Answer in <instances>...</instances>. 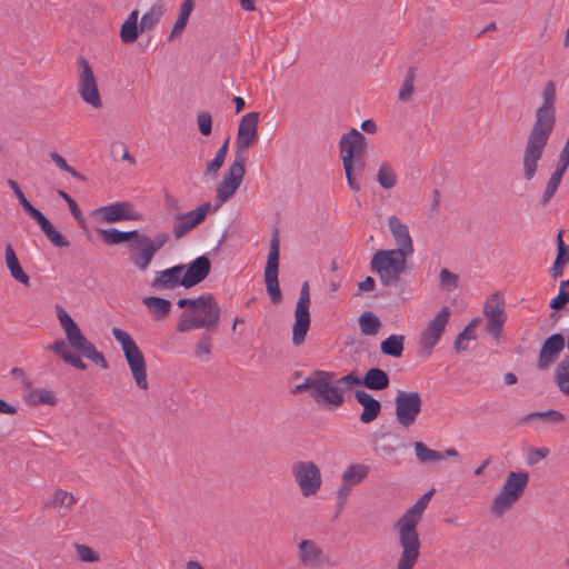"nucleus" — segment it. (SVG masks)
Returning a JSON list of instances; mask_svg holds the SVG:
<instances>
[{
	"label": "nucleus",
	"instance_id": "nucleus-1",
	"mask_svg": "<svg viewBox=\"0 0 569 569\" xmlns=\"http://www.w3.org/2000/svg\"><path fill=\"white\" fill-rule=\"evenodd\" d=\"M54 310L66 338L54 340L47 349L59 356L66 363L77 369H87V365L81 359V356L106 369L108 362L104 356L87 339L68 311L59 305L56 306Z\"/></svg>",
	"mask_w": 569,
	"mask_h": 569
},
{
	"label": "nucleus",
	"instance_id": "nucleus-2",
	"mask_svg": "<svg viewBox=\"0 0 569 569\" xmlns=\"http://www.w3.org/2000/svg\"><path fill=\"white\" fill-rule=\"evenodd\" d=\"M541 98L542 103L536 112V121L528 136L523 151L522 164L526 180H531L535 177L538 162L555 127L556 86L552 81L546 83Z\"/></svg>",
	"mask_w": 569,
	"mask_h": 569
},
{
	"label": "nucleus",
	"instance_id": "nucleus-3",
	"mask_svg": "<svg viewBox=\"0 0 569 569\" xmlns=\"http://www.w3.org/2000/svg\"><path fill=\"white\" fill-rule=\"evenodd\" d=\"M433 493L435 489H431L422 495L395 525L399 533V543L402 549L397 569H412L418 560L420 541L417 526Z\"/></svg>",
	"mask_w": 569,
	"mask_h": 569
},
{
	"label": "nucleus",
	"instance_id": "nucleus-4",
	"mask_svg": "<svg viewBox=\"0 0 569 569\" xmlns=\"http://www.w3.org/2000/svg\"><path fill=\"white\" fill-rule=\"evenodd\" d=\"M338 149L348 187L351 191L359 192L366 169L367 138L359 130L351 128L340 137Z\"/></svg>",
	"mask_w": 569,
	"mask_h": 569
},
{
	"label": "nucleus",
	"instance_id": "nucleus-5",
	"mask_svg": "<svg viewBox=\"0 0 569 569\" xmlns=\"http://www.w3.org/2000/svg\"><path fill=\"white\" fill-rule=\"evenodd\" d=\"M177 306L186 309L177 322L178 332L208 329L214 327L220 319V307L211 293H204L196 299H179Z\"/></svg>",
	"mask_w": 569,
	"mask_h": 569
},
{
	"label": "nucleus",
	"instance_id": "nucleus-6",
	"mask_svg": "<svg viewBox=\"0 0 569 569\" xmlns=\"http://www.w3.org/2000/svg\"><path fill=\"white\" fill-rule=\"evenodd\" d=\"M303 391H307L315 403L323 409L335 410L345 402V390L338 386L336 373L332 371H312L295 388V392Z\"/></svg>",
	"mask_w": 569,
	"mask_h": 569
},
{
	"label": "nucleus",
	"instance_id": "nucleus-7",
	"mask_svg": "<svg viewBox=\"0 0 569 569\" xmlns=\"http://www.w3.org/2000/svg\"><path fill=\"white\" fill-rule=\"evenodd\" d=\"M528 482V472H508L500 490L495 495L490 503L491 515L500 518L511 510L525 493Z\"/></svg>",
	"mask_w": 569,
	"mask_h": 569
},
{
	"label": "nucleus",
	"instance_id": "nucleus-8",
	"mask_svg": "<svg viewBox=\"0 0 569 569\" xmlns=\"http://www.w3.org/2000/svg\"><path fill=\"white\" fill-rule=\"evenodd\" d=\"M411 256L397 249H379L371 258L370 268L382 284L391 286L406 272L407 260Z\"/></svg>",
	"mask_w": 569,
	"mask_h": 569
},
{
	"label": "nucleus",
	"instance_id": "nucleus-9",
	"mask_svg": "<svg viewBox=\"0 0 569 569\" xmlns=\"http://www.w3.org/2000/svg\"><path fill=\"white\" fill-rule=\"evenodd\" d=\"M111 333L121 347L137 388L147 391L149 389V381L147 363L142 351L127 331L114 327L112 328Z\"/></svg>",
	"mask_w": 569,
	"mask_h": 569
},
{
	"label": "nucleus",
	"instance_id": "nucleus-10",
	"mask_svg": "<svg viewBox=\"0 0 569 569\" xmlns=\"http://www.w3.org/2000/svg\"><path fill=\"white\" fill-rule=\"evenodd\" d=\"M168 241V234L160 232L153 238L139 233L130 247L129 261L139 271H146L156 253Z\"/></svg>",
	"mask_w": 569,
	"mask_h": 569
},
{
	"label": "nucleus",
	"instance_id": "nucleus-11",
	"mask_svg": "<svg viewBox=\"0 0 569 569\" xmlns=\"http://www.w3.org/2000/svg\"><path fill=\"white\" fill-rule=\"evenodd\" d=\"M296 560L301 569H327L331 566L329 553L313 538H300L296 541Z\"/></svg>",
	"mask_w": 569,
	"mask_h": 569
},
{
	"label": "nucleus",
	"instance_id": "nucleus-12",
	"mask_svg": "<svg viewBox=\"0 0 569 569\" xmlns=\"http://www.w3.org/2000/svg\"><path fill=\"white\" fill-rule=\"evenodd\" d=\"M291 475L303 498L315 497L321 486V470L317 463L311 460H299L292 463Z\"/></svg>",
	"mask_w": 569,
	"mask_h": 569
},
{
	"label": "nucleus",
	"instance_id": "nucleus-13",
	"mask_svg": "<svg viewBox=\"0 0 569 569\" xmlns=\"http://www.w3.org/2000/svg\"><path fill=\"white\" fill-rule=\"evenodd\" d=\"M244 176V158L242 154H236L233 162L223 173L222 179L216 187V211L230 200L240 187Z\"/></svg>",
	"mask_w": 569,
	"mask_h": 569
},
{
	"label": "nucleus",
	"instance_id": "nucleus-14",
	"mask_svg": "<svg viewBox=\"0 0 569 569\" xmlns=\"http://www.w3.org/2000/svg\"><path fill=\"white\" fill-rule=\"evenodd\" d=\"M450 317V308L442 307L426 323L419 337V348L425 356L429 357L441 340Z\"/></svg>",
	"mask_w": 569,
	"mask_h": 569
},
{
	"label": "nucleus",
	"instance_id": "nucleus-15",
	"mask_svg": "<svg viewBox=\"0 0 569 569\" xmlns=\"http://www.w3.org/2000/svg\"><path fill=\"white\" fill-rule=\"evenodd\" d=\"M77 62L79 66L77 92L84 103L93 109H101L103 103L92 68L82 57L78 58Z\"/></svg>",
	"mask_w": 569,
	"mask_h": 569
},
{
	"label": "nucleus",
	"instance_id": "nucleus-16",
	"mask_svg": "<svg viewBox=\"0 0 569 569\" xmlns=\"http://www.w3.org/2000/svg\"><path fill=\"white\" fill-rule=\"evenodd\" d=\"M422 407L421 396L417 391L399 390L395 398V415L397 422L409 428L416 423Z\"/></svg>",
	"mask_w": 569,
	"mask_h": 569
},
{
	"label": "nucleus",
	"instance_id": "nucleus-17",
	"mask_svg": "<svg viewBox=\"0 0 569 569\" xmlns=\"http://www.w3.org/2000/svg\"><path fill=\"white\" fill-rule=\"evenodd\" d=\"M310 293L307 282L303 283L295 309V322L292 326V343L296 347L301 346L310 328Z\"/></svg>",
	"mask_w": 569,
	"mask_h": 569
},
{
	"label": "nucleus",
	"instance_id": "nucleus-18",
	"mask_svg": "<svg viewBox=\"0 0 569 569\" xmlns=\"http://www.w3.org/2000/svg\"><path fill=\"white\" fill-rule=\"evenodd\" d=\"M216 212V208L210 202H203L196 209L177 214L172 228V233L176 239H181L186 234L190 233L199 224H201L206 218Z\"/></svg>",
	"mask_w": 569,
	"mask_h": 569
},
{
	"label": "nucleus",
	"instance_id": "nucleus-19",
	"mask_svg": "<svg viewBox=\"0 0 569 569\" xmlns=\"http://www.w3.org/2000/svg\"><path fill=\"white\" fill-rule=\"evenodd\" d=\"M279 268V238L273 236L270 242L267 264L264 268V282L268 295L272 302L277 303L281 300V291L278 282Z\"/></svg>",
	"mask_w": 569,
	"mask_h": 569
},
{
	"label": "nucleus",
	"instance_id": "nucleus-20",
	"mask_svg": "<svg viewBox=\"0 0 569 569\" xmlns=\"http://www.w3.org/2000/svg\"><path fill=\"white\" fill-rule=\"evenodd\" d=\"M91 216L104 223H113L123 220H140L141 214L134 207L127 201L114 202L104 207L94 209Z\"/></svg>",
	"mask_w": 569,
	"mask_h": 569
},
{
	"label": "nucleus",
	"instance_id": "nucleus-21",
	"mask_svg": "<svg viewBox=\"0 0 569 569\" xmlns=\"http://www.w3.org/2000/svg\"><path fill=\"white\" fill-rule=\"evenodd\" d=\"M483 313L488 320L486 326L487 332L493 338H499L507 320L502 296L493 293L488 297L485 302Z\"/></svg>",
	"mask_w": 569,
	"mask_h": 569
},
{
	"label": "nucleus",
	"instance_id": "nucleus-22",
	"mask_svg": "<svg viewBox=\"0 0 569 569\" xmlns=\"http://www.w3.org/2000/svg\"><path fill=\"white\" fill-rule=\"evenodd\" d=\"M259 113L249 112L242 116L236 138L237 154L247 151L258 138Z\"/></svg>",
	"mask_w": 569,
	"mask_h": 569
},
{
	"label": "nucleus",
	"instance_id": "nucleus-23",
	"mask_svg": "<svg viewBox=\"0 0 569 569\" xmlns=\"http://www.w3.org/2000/svg\"><path fill=\"white\" fill-rule=\"evenodd\" d=\"M387 226L396 246L395 249L413 254V239L408 226L396 214H391L387 218Z\"/></svg>",
	"mask_w": 569,
	"mask_h": 569
},
{
	"label": "nucleus",
	"instance_id": "nucleus-24",
	"mask_svg": "<svg viewBox=\"0 0 569 569\" xmlns=\"http://www.w3.org/2000/svg\"><path fill=\"white\" fill-rule=\"evenodd\" d=\"M183 274V287L191 288L207 278L210 272L211 263L206 256L196 258L192 262L181 264Z\"/></svg>",
	"mask_w": 569,
	"mask_h": 569
},
{
	"label": "nucleus",
	"instance_id": "nucleus-25",
	"mask_svg": "<svg viewBox=\"0 0 569 569\" xmlns=\"http://www.w3.org/2000/svg\"><path fill=\"white\" fill-rule=\"evenodd\" d=\"M183 274L181 264L157 271L151 281V288L157 291L173 290L183 287Z\"/></svg>",
	"mask_w": 569,
	"mask_h": 569
},
{
	"label": "nucleus",
	"instance_id": "nucleus-26",
	"mask_svg": "<svg viewBox=\"0 0 569 569\" xmlns=\"http://www.w3.org/2000/svg\"><path fill=\"white\" fill-rule=\"evenodd\" d=\"M565 348V339L561 335L555 333L545 340L539 352L537 366L539 369H548L559 357Z\"/></svg>",
	"mask_w": 569,
	"mask_h": 569
},
{
	"label": "nucleus",
	"instance_id": "nucleus-27",
	"mask_svg": "<svg viewBox=\"0 0 569 569\" xmlns=\"http://www.w3.org/2000/svg\"><path fill=\"white\" fill-rule=\"evenodd\" d=\"M569 167V148L563 147L560 152L559 160L556 167V170L549 178L543 194H542V203L546 204L550 201L555 192L557 191L561 179Z\"/></svg>",
	"mask_w": 569,
	"mask_h": 569
},
{
	"label": "nucleus",
	"instance_id": "nucleus-28",
	"mask_svg": "<svg viewBox=\"0 0 569 569\" xmlns=\"http://www.w3.org/2000/svg\"><path fill=\"white\" fill-rule=\"evenodd\" d=\"M355 398L363 408L360 415V421L366 425L375 421L381 412L380 401L365 390H357Z\"/></svg>",
	"mask_w": 569,
	"mask_h": 569
},
{
	"label": "nucleus",
	"instance_id": "nucleus-29",
	"mask_svg": "<svg viewBox=\"0 0 569 569\" xmlns=\"http://www.w3.org/2000/svg\"><path fill=\"white\" fill-rule=\"evenodd\" d=\"M415 452L417 459L421 463H436L445 460L446 458H457L459 452L456 448L449 447L443 452L428 448L423 442L418 441L415 443Z\"/></svg>",
	"mask_w": 569,
	"mask_h": 569
},
{
	"label": "nucleus",
	"instance_id": "nucleus-30",
	"mask_svg": "<svg viewBox=\"0 0 569 569\" xmlns=\"http://www.w3.org/2000/svg\"><path fill=\"white\" fill-rule=\"evenodd\" d=\"M193 9L194 0H183L181 2L176 22L168 36L169 41H174L182 37Z\"/></svg>",
	"mask_w": 569,
	"mask_h": 569
},
{
	"label": "nucleus",
	"instance_id": "nucleus-31",
	"mask_svg": "<svg viewBox=\"0 0 569 569\" xmlns=\"http://www.w3.org/2000/svg\"><path fill=\"white\" fill-rule=\"evenodd\" d=\"M376 179L382 189H393L399 181L396 166L389 160H382L377 168Z\"/></svg>",
	"mask_w": 569,
	"mask_h": 569
},
{
	"label": "nucleus",
	"instance_id": "nucleus-32",
	"mask_svg": "<svg viewBox=\"0 0 569 569\" xmlns=\"http://www.w3.org/2000/svg\"><path fill=\"white\" fill-rule=\"evenodd\" d=\"M4 261L10 276L18 282L29 286L30 278L23 271L12 244L8 243L4 249Z\"/></svg>",
	"mask_w": 569,
	"mask_h": 569
},
{
	"label": "nucleus",
	"instance_id": "nucleus-33",
	"mask_svg": "<svg viewBox=\"0 0 569 569\" xmlns=\"http://www.w3.org/2000/svg\"><path fill=\"white\" fill-rule=\"evenodd\" d=\"M164 13H166L164 4L160 1L154 2L148 9V11H146L141 17L140 22H139L140 31L146 32V31L153 30L159 24V22L163 18Z\"/></svg>",
	"mask_w": 569,
	"mask_h": 569
},
{
	"label": "nucleus",
	"instance_id": "nucleus-34",
	"mask_svg": "<svg viewBox=\"0 0 569 569\" xmlns=\"http://www.w3.org/2000/svg\"><path fill=\"white\" fill-rule=\"evenodd\" d=\"M142 303L154 320L164 319L171 310V302L168 299L160 297H144L142 299Z\"/></svg>",
	"mask_w": 569,
	"mask_h": 569
},
{
	"label": "nucleus",
	"instance_id": "nucleus-35",
	"mask_svg": "<svg viewBox=\"0 0 569 569\" xmlns=\"http://www.w3.org/2000/svg\"><path fill=\"white\" fill-rule=\"evenodd\" d=\"M33 219L38 222L42 232L53 246L66 248L70 244L66 237L56 230L52 223L41 212H39Z\"/></svg>",
	"mask_w": 569,
	"mask_h": 569
},
{
	"label": "nucleus",
	"instance_id": "nucleus-36",
	"mask_svg": "<svg viewBox=\"0 0 569 569\" xmlns=\"http://www.w3.org/2000/svg\"><path fill=\"white\" fill-rule=\"evenodd\" d=\"M370 467L362 462H352L348 465L341 472V480L352 483L353 486L360 485L369 476Z\"/></svg>",
	"mask_w": 569,
	"mask_h": 569
},
{
	"label": "nucleus",
	"instance_id": "nucleus-37",
	"mask_svg": "<svg viewBox=\"0 0 569 569\" xmlns=\"http://www.w3.org/2000/svg\"><path fill=\"white\" fill-rule=\"evenodd\" d=\"M139 11L133 10L124 20L120 28V38L123 43H132L134 42L139 34L142 33L140 31V23H138Z\"/></svg>",
	"mask_w": 569,
	"mask_h": 569
},
{
	"label": "nucleus",
	"instance_id": "nucleus-38",
	"mask_svg": "<svg viewBox=\"0 0 569 569\" xmlns=\"http://www.w3.org/2000/svg\"><path fill=\"white\" fill-rule=\"evenodd\" d=\"M57 401L56 392L48 388H33L26 395V402L31 406H54Z\"/></svg>",
	"mask_w": 569,
	"mask_h": 569
},
{
	"label": "nucleus",
	"instance_id": "nucleus-39",
	"mask_svg": "<svg viewBox=\"0 0 569 569\" xmlns=\"http://www.w3.org/2000/svg\"><path fill=\"white\" fill-rule=\"evenodd\" d=\"M362 385L370 390H382L389 386V377L382 369L371 368L363 376Z\"/></svg>",
	"mask_w": 569,
	"mask_h": 569
},
{
	"label": "nucleus",
	"instance_id": "nucleus-40",
	"mask_svg": "<svg viewBox=\"0 0 569 569\" xmlns=\"http://www.w3.org/2000/svg\"><path fill=\"white\" fill-rule=\"evenodd\" d=\"M102 240L107 244H119L130 240H134L140 233L138 230L120 231L118 229H104L99 231Z\"/></svg>",
	"mask_w": 569,
	"mask_h": 569
},
{
	"label": "nucleus",
	"instance_id": "nucleus-41",
	"mask_svg": "<svg viewBox=\"0 0 569 569\" xmlns=\"http://www.w3.org/2000/svg\"><path fill=\"white\" fill-rule=\"evenodd\" d=\"M405 337L402 335H391L380 345L383 355L393 358H400L403 352Z\"/></svg>",
	"mask_w": 569,
	"mask_h": 569
},
{
	"label": "nucleus",
	"instance_id": "nucleus-42",
	"mask_svg": "<svg viewBox=\"0 0 569 569\" xmlns=\"http://www.w3.org/2000/svg\"><path fill=\"white\" fill-rule=\"evenodd\" d=\"M228 147L229 140H226L223 144L217 150L213 159L207 162L204 170L206 176L210 178H214L217 176L218 171L221 169L227 158Z\"/></svg>",
	"mask_w": 569,
	"mask_h": 569
},
{
	"label": "nucleus",
	"instance_id": "nucleus-43",
	"mask_svg": "<svg viewBox=\"0 0 569 569\" xmlns=\"http://www.w3.org/2000/svg\"><path fill=\"white\" fill-rule=\"evenodd\" d=\"M535 420H542L551 425H558L565 421V416L557 410H547L532 412L522 418V422L526 423Z\"/></svg>",
	"mask_w": 569,
	"mask_h": 569
},
{
	"label": "nucleus",
	"instance_id": "nucleus-44",
	"mask_svg": "<svg viewBox=\"0 0 569 569\" xmlns=\"http://www.w3.org/2000/svg\"><path fill=\"white\" fill-rule=\"evenodd\" d=\"M555 378L559 390L569 396V358L560 361L555 370Z\"/></svg>",
	"mask_w": 569,
	"mask_h": 569
},
{
	"label": "nucleus",
	"instance_id": "nucleus-45",
	"mask_svg": "<svg viewBox=\"0 0 569 569\" xmlns=\"http://www.w3.org/2000/svg\"><path fill=\"white\" fill-rule=\"evenodd\" d=\"M380 326L381 323L379 318L370 311L362 313L359 318L360 331L366 336L376 335Z\"/></svg>",
	"mask_w": 569,
	"mask_h": 569
},
{
	"label": "nucleus",
	"instance_id": "nucleus-46",
	"mask_svg": "<svg viewBox=\"0 0 569 569\" xmlns=\"http://www.w3.org/2000/svg\"><path fill=\"white\" fill-rule=\"evenodd\" d=\"M8 186L11 188V190L13 191V193L16 194V197L18 198L19 200V203L21 204V207L24 209V211L32 218H34L40 211L34 208L29 201L28 199L26 198L24 193L22 192L20 186L18 184V182L13 179H8L7 181Z\"/></svg>",
	"mask_w": 569,
	"mask_h": 569
},
{
	"label": "nucleus",
	"instance_id": "nucleus-47",
	"mask_svg": "<svg viewBox=\"0 0 569 569\" xmlns=\"http://www.w3.org/2000/svg\"><path fill=\"white\" fill-rule=\"evenodd\" d=\"M459 286V276L443 268L439 272V287L441 290L451 292Z\"/></svg>",
	"mask_w": 569,
	"mask_h": 569
},
{
	"label": "nucleus",
	"instance_id": "nucleus-48",
	"mask_svg": "<svg viewBox=\"0 0 569 569\" xmlns=\"http://www.w3.org/2000/svg\"><path fill=\"white\" fill-rule=\"evenodd\" d=\"M74 503V497L72 493L64 490H57L51 499L49 505L53 508H71Z\"/></svg>",
	"mask_w": 569,
	"mask_h": 569
},
{
	"label": "nucleus",
	"instance_id": "nucleus-49",
	"mask_svg": "<svg viewBox=\"0 0 569 569\" xmlns=\"http://www.w3.org/2000/svg\"><path fill=\"white\" fill-rule=\"evenodd\" d=\"M476 320L470 322L456 338L455 349L457 352L465 351L467 349L466 340L476 339L475 333Z\"/></svg>",
	"mask_w": 569,
	"mask_h": 569
},
{
	"label": "nucleus",
	"instance_id": "nucleus-50",
	"mask_svg": "<svg viewBox=\"0 0 569 569\" xmlns=\"http://www.w3.org/2000/svg\"><path fill=\"white\" fill-rule=\"evenodd\" d=\"M555 262L566 266L569 262V244L562 239V230L557 234V257Z\"/></svg>",
	"mask_w": 569,
	"mask_h": 569
},
{
	"label": "nucleus",
	"instance_id": "nucleus-51",
	"mask_svg": "<svg viewBox=\"0 0 569 569\" xmlns=\"http://www.w3.org/2000/svg\"><path fill=\"white\" fill-rule=\"evenodd\" d=\"M197 126L202 136H210L212 132V117L208 111L197 114Z\"/></svg>",
	"mask_w": 569,
	"mask_h": 569
},
{
	"label": "nucleus",
	"instance_id": "nucleus-52",
	"mask_svg": "<svg viewBox=\"0 0 569 569\" xmlns=\"http://www.w3.org/2000/svg\"><path fill=\"white\" fill-rule=\"evenodd\" d=\"M353 487L355 486L352 483H348V482L341 480V483L339 485V487L337 488V491H336L337 505L339 507H343L347 503L348 498L351 495Z\"/></svg>",
	"mask_w": 569,
	"mask_h": 569
},
{
	"label": "nucleus",
	"instance_id": "nucleus-53",
	"mask_svg": "<svg viewBox=\"0 0 569 569\" xmlns=\"http://www.w3.org/2000/svg\"><path fill=\"white\" fill-rule=\"evenodd\" d=\"M413 80H415V76H413L412 71H410L407 74V77L402 83V87L399 91V100L400 101L405 102L411 98V96L413 93Z\"/></svg>",
	"mask_w": 569,
	"mask_h": 569
},
{
	"label": "nucleus",
	"instance_id": "nucleus-54",
	"mask_svg": "<svg viewBox=\"0 0 569 569\" xmlns=\"http://www.w3.org/2000/svg\"><path fill=\"white\" fill-rule=\"evenodd\" d=\"M76 551L80 560L86 562H96L98 561V555L86 545H76Z\"/></svg>",
	"mask_w": 569,
	"mask_h": 569
},
{
	"label": "nucleus",
	"instance_id": "nucleus-55",
	"mask_svg": "<svg viewBox=\"0 0 569 569\" xmlns=\"http://www.w3.org/2000/svg\"><path fill=\"white\" fill-rule=\"evenodd\" d=\"M59 194L68 203V207H69L72 216L78 220L79 224L83 226L84 219L82 217V213H81L77 202L64 191H59Z\"/></svg>",
	"mask_w": 569,
	"mask_h": 569
},
{
	"label": "nucleus",
	"instance_id": "nucleus-56",
	"mask_svg": "<svg viewBox=\"0 0 569 569\" xmlns=\"http://www.w3.org/2000/svg\"><path fill=\"white\" fill-rule=\"evenodd\" d=\"M50 158L60 170L67 171L68 173L76 178L80 177V174L72 167H70L64 160V158H62L59 153L51 152Z\"/></svg>",
	"mask_w": 569,
	"mask_h": 569
},
{
	"label": "nucleus",
	"instance_id": "nucleus-57",
	"mask_svg": "<svg viewBox=\"0 0 569 569\" xmlns=\"http://www.w3.org/2000/svg\"><path fill=\"white\" fill-rule=\"evenodd\" d=\"M211 352V342L209 337H202L196 345V357H208Z\"/></svg>",
	"mask_w": 569,
	"mask_h": 569
},
{
	"label": "nucleus",
	"instance_id": "nucleus-58",
	"mask_svg": "<svg viewBox=\"0 0 569 569\" xmlns=\"http://www.w3.org/2000/svg\"><path fill=\"white\" fill-rule=\"evenodd\" d=\"M567 302H569V291L562 290L559 287V293L551 299L549 306L550 308L558 310L561 309Z\"/></svg>",
	"mask_w": 569,
	"mask_h": 569
},
{
	"label": "nucleus",
	"instance_id": "nucleus-59",
	"mask_svg": "<svg viewBox=\"0 0 569 569\" xmlns=\"http://www.w3.org/2000/svg\"><path fill=\"white\" fill-rule=\"evenodd\" d=\"M549 455L548 448H532L530 449L529 456H528V463L535 465L539 462L540 460L545 459Z\"/></svg>",
	"mask_w": 569,
	"mask_h": 569
},
{
	"label": "nucleus",
	"instance_id": "nucleus-60",
	"mask_svg": "<svg viewBox=\"0 0 569 569\" xmlns=\"http://www.w3.org/2000/svg\"><path fill=\"white\" fill-rule=\"evenodd\" d=\"M338 386H359L362 385V379L358 378L355 373H348L339 379L336 378Z\"/></svg>",
	"mask_w": 569,
	"mask_h": 569
},
{
	"label": "nucleus",
	"instance_id": "nucleus-61",
	"mask_svg": "<svg viewBox=\"0 0 569 569\" xmlns=\"http://www.w3.org/2000/svg\"><path fill=\"white\" fill-rule=\"evenodd\" d=\"M376 287V281L372 277H367L365 280L359 282L358 288L360 291L370 292L373 291Z\"/></svg>",
	"mask_w": 569,
	"mask_h": 569
},
{
	"label": "nucleus",
	"instance_id": "nucleus-62",
	"mask_svg": "<svg viewBox=\"0 0 569 569\" xmlns=\"http://www.w3.org/2000/svg\"><path fill=\"white\" fill-rule=\"evenodd\" d=\"M360 127L365 132H368V133L377 132V124L371 119H367V120L362 121Z\"/></svg>",
	"mask_w": 569,
	"mask_h": 569
},
{
	"label": "nucleus",
	"instance_id": "nucleus-63",
	"mask_svg": "<svg viewBox=\"0 0 569 569\" xmlns=\"http://www.w3.org/2000/svg\"><path fill=\"white\" fill-rule=\"evenodd\" d=\"M566 266L553 262L551 269H550V276L553 279L560 278L563 274V269Z\"/></svg>",
	"mask_w": 569,
	"mask_h": 569
},
{
	"label": "nucleus",
	"instance_id": "nucleus-64",
	"mask_svg": "<svg viewBox=\"0 0 569 569\" xmlns=\"http://www.w3.org/2000/svg\"><path fill=\"white\" fill-rule=\"evenodd\" d=\"M0 413L14 415L17 413V408L0 399Z\"/></svg>",
	"mask_w": 569,
	"mask_h": 569
}]
</instances>
